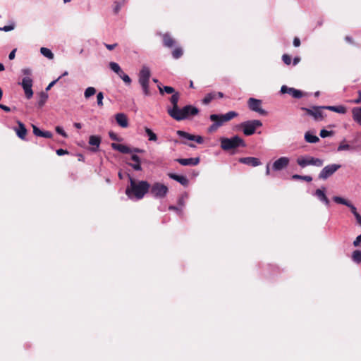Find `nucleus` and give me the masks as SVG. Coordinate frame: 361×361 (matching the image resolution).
Wrapping results in <instances>:
<instances>
[{
	"mask_svg": "<svg viewBox=\"0 0 361 361\" xmlns=\"http://www.w3.org/2000/svg\"><path fill=\"white\" fill-rule=\"evenodd\" d=\"M262 126V123L261 121L255 119L241 123L240 127L242 128L244 135L250 136L253 135L255 133L256 129Z\"/></svg>",
	"mask_w": 361,
	"mask_h": 361,
	"instance_id": "obj_8",
	"label": "nucleus"
},
{
	"mask_svg": "<svg viewBox=\"0 0 361 361\" xmlns=\"http://www.w3.org/2000/svg\"><path fill=\"white\" fill-rule=\"evenodd\" d=\"M323 108L329 109L330 111L344 114L346 112V109L343 106H323Z\"/></svg>",
	"mask_w": 361,
	"mask_h": 361,
	"instance_id": "obj_26",
	"label": "nucleus"
},
{
	"mask_svg": "<svg viewBox=\"0 0 361 361\" xmlns=\"http://www.w3.org/2000/svg\"><path fill=\"white\" fill-rule=\"evenodd\" d=\"M216 97V93L215 92H212L208 93L205 95L204 99H202V103L205 105L209 104L213 99H214Z\"/></svg>",
	"mask_w": 361,
	"mask_h": 361,
	"instance_id": "obj_31",
	"label": "nucleus"
},
{
	"mask_svg": "<svg viewBox=\"0 0 361 361\" xmlns=\"http://www.w3.org/2000/svg\"><path fill=\"white\" fill-rule=\"evenodd\" d=\"M281 92L283 94L288 93L295 99H300L304 95L301 90L295 89L293 87H288L286 85H283L281 87Z\"/></svg>",
	"mask_w": 361,
	"mask_h": 361,
	"instance_id": "obj_14",
	"label": "nucleus"
},
{
	"mask_svg": "<svg viewBox=\"0 0 361 361\" xmlns=\"http://www.w3.org/2000/svg\"><path fill=\"white\" fill-rule=\"evenodd\" d=\"M132 149V153L133 152H136V153H140V152H142L143 150L142 149H140L139 148H133L131 149Z\"/></svg>",
	"mask_w": 361,
	"mask_h": 361,
	"instance_id": "obj_64",
	"label": "nucleus"
},
{
	"mask_svg": "<svg viewBox=\"0 0 361 361\" xmlns=\"http://www.w3.org/2000/svg\"><path fill=\"white\" fill-rule=\"evenodd\" d=\"M199 113V109L192 105H186L174 113L171 118L176 121H182L188 118L190 116H195Z\"/></svg>",
	"mask_w": 361,
	"mask_h": 361,
	"instance_id": "obj_5",
	"label": "nucleus"
},
{
	"mask_svg": "<svg viewBox=\"0 0 361 361\" xmlns=\"http://www.w3.org/2000/svg\"><path fill=\"white\" fill-rule=\"evenodd\" d=\"M297 164L301 167L305 168L307 166H314L321 167L324 164V160L311 156H301L297 159Z\"/></svg>",
	"mask_w": 361,
	"mask_h": 361,
	"instance_id": "obj_6",
	"label": "nucleus"
},
{
	"mask_svg": "<svg viewBox=\"0 0 361 361\" xmlns=\"http://www.w3.org/2000/svg\"><path fill=\"white\" fill-rule=\"evenodd\" d=\"M292 178L294 180H303L307 182H311L312 180V178L310 176H301L298 174L293 175Z\"/></svg>",
	"mask_w": 361,
	"mask_h": 361,
	"instance_id": "obj_38",
	"label": "nucleus"
},
{
	"mask_svg": "<svg viewBox=\"0 0 361 361\" xmlns=\"http://www.w3.org/2000/svg\"><path fill=\"white\" fill-rule=\"evenodd\" d=\"M169 209L170 210L176 211L178 214H182V208H178V207H175V206H170L169 207Z\"/></svg>",
	"mask_w": 361,
	"mask_h": 361,
	"instance_id": "obj_53",
	"label": "nucleus"
},
{
	"mask_svg": "<svg viewBox=\"0 0 361 361\" xmlns=\"http://www.w3.org/2000/svg\"><path fill=\"white\" fill-rule=\"evenodd\" d=\"M163 42L166 47H172L175 44V40L169 34L163 35Z\"/></svg>",
	"mask_w": 361,
	"mask_h": 361,
	"instance_id": "obj_27",
	"label": "nucleus"
},
{
	"mask_svg": "<svg viewBox=\"0 0 361 361\" xmlns=\"http://www.w3.org/2000/svg\"><path fill=\"white\" fill-rule=\"evenodd\" d=\"M300 57H295L293 59V65L296 66L300 62Z\"/></svg>",
	"mask_w": 361,
	"mask_h": 361,
	"instance_id": "obj_63",
	"label": "nucleus"
},
{
	"mask_svg": "<svg viewBox=\"0 0 361 361\" xmlns=\"http://www.w3.org/2000/svg\"><path fill=\"white\" fill-rule=\"evenodd\" d=\"M200 158L177 159L176 161L182 166H196L200 163Z\"/></svg>",
	"mask_w": 361,
	"mask_h": 361,
	"instance_id": "obj_19",
	"label": "nucleus"
},
{
	"mask_svg": "<svg viewBox=\"0 0 361 361\" xmlns=\"http://www.w3.org/2000/svg\"><path fill=\"white\" fill-rule=\"evenodd\" d=\"M333 135V132L332 131H329L327 130H325V129H322L321 131H320V133H319V135L321 136V137L322 138H325V137H327L330 135Z\"/></svg>",
	"mask_w": 361,
	"mask_h": 361,
	"instance_id": "obj_46",
	"label": "nucleus"
},
{
	"mask_svg": "<svg viewBox=\"0 0 361 361\" xmlns=\"http://www.w3.org/2000/svg\"><path fill=\"white\" fill-rule=\"evenodd\" d=\"M300 45V40L298 37H295L293 39V46L298 47Z\"/></svg>",
	"mask_w": 361,
	"mask_h": 361,
	"instance_id": "obj_58",
	"label": "nucleus"
},
{
	"mask_svg": "<svg viewBox=\"0 0 361 361\" xmlns=\"http://www.w3.org/2000/svg\"><path fill=\"white\" fill-rule=\"evenodd\" d=\"M169 176L177 182L180 183L182 185L185 186L188 184V178L184 176L177 175L175 173H170Z\"/></svg>",
	"mask_w": 361,
	"mask_h": 361,
	"instance_id": "obj_24",
	"label": "nucleus"
},
{
	"mask_svg": "<svg viewBox=\"0 0 361 361\" xmlns=\"http://www.w3.org/2000/svg\"><path fill=\"white\" fill-rule=\"evenodd\" d=\"M130 159L133 163H128V164L135 171H142L140 157L136 154H133Z\"/></svg>",
	"mask_w": 361,
	"mask_h": 361,
	"instance_id": "obj_22",
	"label": "nucleus"
},
{
	"mask_svg": "<svg viewBox=\"0 0 361 361\" xmlns=\"http://www.w3.org/2000/svg\"><path fill=\"white\" fill-rule=\"evenodd\" d=\"M236 116H238V113L233 111L225 114H211L209 119L213 123L208 128V133H212L216 131L225 122L229 121Z\"/></svg>",
	"mask_w": 361,
	"mask_h": 361,
	"instance_id": "obj_2",
	"label": "nucleus"
},
{
	"mask_svg": "<svg viewBox=\"0 0 361 361\" xmlns=\"http://www.w3.org/2000/svg\"><path fill=\"white\" fill-rule=\"evenodd\" d=\"M32 84L33 80L32 78L29 77H23L22 82L20 83L24 90L26 98L28 99L33 96V91L32 90Z\"/></svg>",
	"mask_w": 361,
	"mask_h": 361,
	"instance_id": "obj_11",
	"label": "nucleus"
},
{
	"mask_svg": "<svg viewBox=\"0 0 361 361\" xmlns=\"http://www.w3.org/2000/svg\"><path fill=\"white\" fill-rule=\"evenodd\" d=\"M18 128H16V132L18 137H20L22 140H24L25 137V135L27 134V129L25 128L24 124L18 121Z\"/></svg>",
	"mask_w": 361,
	"mask_h": 361,
	"instance_id": "obj_25",
	"label": "nucleus"
},
{
	"mask_svg": "<svg viewBox=\"0 0 361 361\" xmlns=\"http://www.w3.org/2000/svg\"><path fill=\"white\" fill-rule=\"evenodd\" d=\"M350 149H352V147L346 142V140L345 139L340 142L337 148V151L338 152L348 151Z\"/></svg>",
	"mask_w": 361,
	"mask_h": 361,
	"instance_id": "obj_32",
	"label": "nucleus"
},
{
	"mask_svg": "<svg viewBox=\"0 0 361 361\" xmlns=\"http://www.w3.org/2000/svg\"><path fill=\"white\" fill-rule=\"evenodd\" d=\"M115 119L118 125L122 128H127L128 126V121L126 114L123 113H118L115 115Z\"/></svg>",
	"mask_w": 361,
	"mask_h": 361,
	"instance_id": "obj_20",
	"label": "nucleus"
},
{
	"mask_svg": "<svg viewBox=\"0 0 361 361\" xmlns=\"http://www.w3.org/2000/svg\"><path fill=\"white\" fill-rule=\"evenodd\" d=\"M40 53L46 58L49 59H53L54 56V54L52 53V51L48 49V48H46V47H42L40 49Z\"/></svg>",
	"mask_w": 361,
	"mask_h": 361,
	"instance_id": "obj_33",
	"label": "nucleus"
},
{
	"mask_svg": "<svg viewBox=\"0 0 361 361\" xmlns=\"http://www.w3.org/2000/svg\"><path fill=\"white\" fill-rule=\"evenodd\" d=\"M305 140L307 142L309 143H316L319 140V137L317 135H313L310 132L305 133Z\"/></svg>",
	"mask_w": 361,
	"mask_h": 361,
	"instance_id": "obj_28",
	"label": "nucleus"
},
{
	"mask_svg": "<svg viewBox=\"0 0 361 361\" xmlns=\"http://www.w3.org/2000/svg\"><path fill=\"white\" fill-rule=\"evenodd\" d=\"M56 154L59 156H62L66 154H68V152L67 150L63 149H59L56 150Z\"/></svg>",
	"mask_w": 361,
	"mask_h": 361,
	"instance_id": "obj_55",
	"label": "nucleus"
},
{
	"mask_svg": "<svg viewBox=\"0 0 361 361\" xmlns=\"http://www.w3.org/2000/svg\"><path fill=\"white\" fill-rule=\"evenodd\" d=\"M352 259L354 262L360 264L361 262V251L358 250H355L353 252Z\"/></svg>",
	"mask_w": 361,
	"mask_h": 361,
	"instance_id": "obj_36",
	"label": "nucleus"
},
{
	"mask_svg": "<svg viewBox=\"0 0 361 361\" xmlns=\"http://www.w3.org/2000/svg\"><path fill=\"white\" fill-rule=\"evenodd\" d=\"M104 46L106 47V48L109 50H113L115 47H117V44L115 43V44H104Z\"/></svg>",
	"mask_w": 361,
	"mask_h": 361,
	"instance_id": "obj_57",
	"label": "nucleus"
},
{
	"mask_svg": "<svg viewBox=\"0 0 361 361\" xmlns=\"http://www.w3.org/2000/svg\"><path fill=\"white\" fill-rule=\"evenodd\" d=\"M361 243V234L356 237L353 244L355 247H358Z\"/></svg>",
	"mask_w": 361,
	"mask_h": 361,
	"instance_id": "obj_52",
	"label": "nucleus"
},
{
	"mask_svg": "<svg viewBox=\"0 0 361 361\" xmlns=\"http://www.w3.org/2000/svg\"><path fill=\"white\" fill-rule=\"evenodd\" d=\"M49 95L47 92H41L39 95L38 106L42 107L48 99Z\"/></svg>",
	"mask_w": 361,
	"mask_h": 361,
	"instance_id": "obj_29",
	"label": "nucleus"
},
{
	"mask_svg": "<svg viewBox=\"0 0 361 361\" xmlns=\"http://www.w3.org/2000/svg\"><path fill=\"white\" fill-rule=\"evenodd\" d=\"M160 93H162L163 90L167 94H174L175 90L173 87L170 86H164L161 88L160 86H158Z\"/></svg>",
	"mask_w": 361,
	"mask_h": 361,
	"instance_id": "obj_42",
	"label": "nucleus"
},
{
	"mask_svg": "<svg viewBox=\"0 0 361 361\" xmlns=\"http://www.w3.org/2000/svg\"><path fill=\"white\" fill-rule=\"evenodd\" d=\"M118 76L123 80V81L126 84V85H130L132 80L130 79V78L123 71L122 73H121Z\"/></svg>",
	"mask_w": 361,
	"mask_h": 361,
	"instance_id": "obj_43",
	"label": "nucleus"
},
{
	"mask_svg": "<svg viewBox=\"0 0 361 361\" xmlns=\"http://www.w3.org/2000/svg\"><path fill=\"white\" fill-rule=\"evenodd\" d=\"M111 147L114 150H117L123 154H130L132 153V149L129 147L122 144L118 143H111Z\"/></svg>",
	"mask_w": 361,
	"mask_h": 361,
	"instance_id": "obj_21",
	"label": "nucleus"
},
{
	"mask_svg": "<svg viewBox=\"0 0 361 361\" xmlns=\"http://www.w3.org/2000/svg\"><path fill=\"white\" fill-rule=\"evenodd\" d=\"M150 76L149 68L147 66H143L138 74V82L145 96H149L151 94L149 87Z\"/></svg>",
	"mask_w": 361,
	"mask_h": 361,
	"instance_id": "obj_4",
	"label": "nucleus"
},
{
	"mask_svg": "<svg viewBox=\"0 0 361 361\" xmlns=\"http://www.w3.org/2000/svg\"><path fill=\"white\" fill-rule=\"evenodd\" d=\"M32 128L33 133L36 136L46 138H51L52 137V133L50 131H42L35 126H32Z\"/></svg>",
	"mask_w": 361,
	"mask_h": 361,
	"instance_id": "obj_23",
	"label": "nucleus"
},
{
	"mask_svg": "<svg viewBox=\"0 0 361 361\" xmlns=\"http://www.w3.org/2000/svg\"><path fill=\"white\" fill-rule=\"evenodd\" d=\"M323 106H314L312 109L302 107L301 109L305 111L308 115L312 116L316 121H321L323 118L322 111L321 109Z\"/></svg>",
	"mask_w": 361,
	"mask_h": 361,
	"instance_id": "obj_12",
	"label": "nucleus"
},
{
	"mask_svg": "<svg viewBox=\"0 0 361 361\" xmlns=\"http://www.w3.org/2000/svg\"><path fill=\"white\" fill-rule=\"evenodd\" d=\"M123 3H121V2H118V1H116V2L114 3V13H115L116 14V13H118L120 11L121 8H122V6H123Z\"/></svg>",
	"mask_w": 361,
	"mask_h": 361,
	"instance_id": "obj_48",
	"label": "nucleus"
},
{
	"mask_svg": "<svg viewBox=\"0 0 361 361\" xmlns=\"http://www.w3.org/2000/svg\"><path fill=\"white\" fill-rule=\"evenodd\" d=\"M101 139L99 137L96 135H91L89 139V144L95 146L97 148L99 147Z\"/></svg>",
	"mask_w": 361,
	"mask_h": 361,
	"instance_id": "obj_34",
	"label": "nucleus"
},
{
	"mask_svg": "<svg viewBox=\"0 0 361 361\" xmlns=\"http://www.w3.org/2000/svg\"><path fill=\"white\" fill-rule=\"evenodd\" d=\"M332 199L336 203L341 204L349 207L353 215L358 213L356 207L350 201L338 196H334Z\"/></svg>",
	"mask_w": 361,
	"mask_h": 361,
	"instance_id": "obj_17",
	"label": "nucleus"
},
{
	"mask_svg": "<svg viewBox=\"0 0 361 361\" xmlns=\"http://www.w3.org/2000/svg\"><path fill=\"white\" fill-rule=\"evenodd\" d=\"M326 188L317 189L314 193V195L327 207L330 206V201L325 194Z\"/></svg>",
	"mask_w": 361,
	"mask_h": 361,
	"instance_id": "obj_15",
	"label": "nucleus"
},
{
	"mask_svg": "<svg viewBox=\"0 0 361 361\" xmlns=\"http://www.w3.org/2000/svg\"><path fill=\"white\" fill-rule=\"evenodd\" d=\"M290 162V159L286 157H282L276 160L272 165V169L275 171H281L286 169Z\"/></svg>",
	"mask_w": 361,
	"mask_h": 361,
	"instance_id": "obj_13",
	"label": "nucleus"
},
{
	"mask_svg": "<svg viewBox=\"0 0 361 361\" xmlns=\"http://www.w3.org/2000/svg\"><path fill=\"white\" fill-rule=\"evenodd\" d=\"M183 55V49L180 47L176 48L172 51V56L175 59H178Z\"/></svg>",
	"mask_w": 361,
	"mask_h": 361,
	"instance_id": "obj_41",
	"label": "nucleus"
},
{
	"mask_svg": "<svg viewBox=\"0 0 361 361\" xmlns=\"http://www.w3.org/2000/svg\"><path fill=\"white\" fill-rule=\"evenodd\" d=\"M340 164H332L324 166L320 173H319L318 178L322 180H326L329 177L332 176L337 170L341 168Z\"/></svg>",
	"mask_w": 361,
	"mask_h": 361,
	"instance_id": "obj_9",
	"label": "nucleus"
},
{
	"mask_svg": "<svg viewBox=\"0 0 361 361\" xmlns=\"http://www.w3.org/2000/svg\"><path fill=\"white\" fill-rule=\"evenodd\" d=\"M16 49H14L13 50H12V51L10 52V54H9V55H8V59H9L10 60H13V59H14V58H15V56H16Z\"/></svg>",
	"mask_w": 361,
	"mask_h": 361,
	"instance_id": "obj_60",
	"label": "nucleus"
},
{
	"mask_svg": "<svg viewBox=\"0 0 361 361\" xmlns=\"http://www.w3.org/2000/svg\"><path fill=\"white\" fill-rule=\"evenodd\" d=\"M192 141H195L198 144H202L204 140H203L202 137H201V136L193 135V140Z\"/></svg>",
	"mask_w": 361,
	"mask_h": 361,
	"instance_id": "obj_54",
	"label": "nucleus"
},
{
	"mask_svg": "<svg viewBox=\"0 0 361 361\" xmlns=\"http://www.w3.org/2000/svg\"><path fill=\"white\" fill-rule=\"evenodd\" d=\"M56 131L60 134L61 135H62L63 137H68V135L66 134V133L64 131V130L63 129V128L60 127V126H56Z\"/></svg>",
	"mask_w": 361,
	"mask_h": 361,
	"instance_id": "obj_50",
	"label": "nucleus"
},
{
	"mask_svg": "<svg viewBox=\"0 0 361 361\" xmlns=\"http://www.w3.org/2000/svg\"><path fill=\"white\" fill-rule=\"evenodd\" d=\"M130 185L126 190V194L131 200H139L149 192L150 185L146 180H135L130 175Z\"/></svg>",
	"mask_w": 361,
	"mask_h": 361,
	"instance_id": "obj_1",
	"label": "nucleus"
},
{
	"mask_svg": "<svg viewBox=\"0 0 361 361\" xmlns=\"http://www.w3.org/2000/svg\"><path fill=\"white\" fill-rule=\"evenodd\" d=\"M145 133L148 136V140L150 141H157V135L149 128H145Z\"/></svg>",
	"mask_w": 361,
	"mask_h": 361,
	"instance_id": "obj_37",
	"label": "nucleus"
},
{
	"mask_svg": "<svg viewBox=\"0 0 361 361\" xmlns=\"http://www.w3.org/2000/svg\"><path fill=\"white\" fill-rule=\"evenodd\" d=\"M109 137H110V138L111 140H118V138L117 135L114 133L109 132Z\"/></svg>",
	"mask_w": 361,
	"mask_h": 361,
	"instance_id": "obj_61",
	"label": "nucleus"
},
{
	"mask_svg": "<svg viewBox=\"0 0 361 361\" xmlns=\"http://www.w3.org/2000/svg\"><path fill=\"white\" fill-rule=\"evenodd\" d=\"M109 68H111V71H113L114 72H115L118 75H119L121 73L123 72V71L121 70L120 66L117 63H116V62H110L109 63Z\"/></svg>",
	"mask_w": 361,
	"mask_h": 361,
	"instance_id": "obj_35",
	"label": "nucleus"
},
{
	"mask_svg": "<svg viewBox=\"0 0 361 361\" xmlns=\"http://www.w3.org/2000/svg\"><path fill=\"white\" fill-rule=\"evenodd\" d=\"M354 216L356 219L357 224L361 227V215L359 213H357L355 214Z\"/></svg>",
	"mask_w": 361,
	"mask_h": 361,
	"instance_id": "obj_56",
	"label": "nucleus"
},
{
	"mask_svg": "<svg viewBox=\"0 0 361 361\" xmlns=\"http://www.w3.org/2000/svg\"><path fill=\"white\" fill-rule=\"evenodd\" d=\"M61 78V76H59L57 79L53 80L52 82H51L48 86L46 87V91L45 92H47L49 91L60 79Z\"/></svg>",
	"mask_w": 361,
	"mask_h": 361,
	"instance_id": "obj_51",
	"label": "nucleus"
},
{
	"mask_svg": "<svg viewBox=\"0 0 361 361\" xmlns=\"http://www.w3.org/2000/svg\"><path fill=\"white\" fill-rule=\"evenodd\" d=\"M0 109H1L2 110L6 111V112H9L11 111V108L4 105V104H0Z\"/></svg>",
	"mask_w": 361,
	"mask_h": 361,
	"instance_id": "obj_62",
	"label": "nucleus"
},
{
	"mask_svg": "<svg viewBox=\"0 0 361 361\" xmlns=\"http://www.w3.org/2000/svg\"><path fill=\"white\" fill-rule=\"evenodd\" d=\"M149 192L154 198L163 199L166 196L169 188L166 185L156 182L150 186Z\"/></svg>",
	"mask_w": 361,
	"mask_h": 361,
	"instance_id": "obj_7",
	"label": "nucleus"
},
{
	"mask_svg": "<svg viewBox=\"0 0 361 361\" xmlns=\"http://www.w3.org/2000/svg\"><path fill=\"white\" fill-rule=\"evenodd\" d=\"M103 99H104V94L102 92H99L97 94V103L99 106H103Z\"/></svg>",
	"mask_w": 361,
	"mask_h": 361,
	"instance_id": "obj_45",
	"label": "nucleus"
},
{
	"mask_svg": "<svg viewBox=\"0 0 361 361\" xmlns=\"http://www.w3.org/2000/svg\"><path fill=\"white\" fill-rule=\"evenodd\" d=\"M21 73L24 75V77L31 78L32 74V71L30 68H25L21 70Z\"/></svg>",
	"mask_w": 361,
	"mask_h": 361,
	"instance_id": "obj_44",
	"label": "nucleus"
},
{
	"mask_svg": "<svg viewBox=\"0 0 361 361\" xmlns=\"http://www.w3.org/2000/svg\"><path fill=\"white\" fill-rule=\"evenodd\" d=\"M177 134L180 137L185 138V139L189 140H193V135H191V134H190L188 133H186L185 131L178 130L177 131Z\"/></svg>",
	"mask_w": 361,
	"mask_h": 361,
	"instance_id": "obj_40",
	"label": "nucleus"
},
{
	"mask_svg": "<svg viewBox=\"0 0 361 361\" xmlns=\"http://www.w3.org/2000/svg\"><path fill=\"white\" fill-rule=\"evenodd\" d=\"M179 94L178 92H175L172 94V96L170 98V102L173 105L172 108H169L167 109V112L169 115L171 117V116L176 112L179 109V107L178 106V102L179 100Z\"/></svg>",
	"mask_w": 361,
	"mask_h": 361,
	"instance_id": "obj_16",
	"label": "nucleus"
},
{
	"mask_svg": "<svg viewBox=\"0 0 361 361\" xmlns=\"http://www.w3.org/2000/svg\"><path fill=\"white\" fill-rule=\"evenodd\" d=\"M96 93V89L93 87H89L86 88L84 92V96L86 99L90 98Z\"/></svg>",
	"mask_w": 361,
	"mask_h": 361,
	"instance_id": "obj_39",
	"label": "nucleus"
},
{
	"mask_svg": "<svg viewBox=\"0 0 361 361\" xmlns=\"http://www.w3.org/2000/svg\"><path fill=\"white\" fill-rule=\"evenodd\" d=\"M221 147L224 151H229L236 149L239 147H245V141L238 135H235L232 137H221Z\"/></svg>",
	"mask_w": 361,
	"mask_h": 361,
	"instance_id": "obj_3",
	"label": "nucleus"
},
{
	"mask_svg": "<svg viewBox=\"0 0 361 361\" xmlns=\"http://www.w3.org/2000/svg\"><path fill=\"white\" fill-rule=\"evenodd\" d=\"M355 104H360L361 103V91H358V97L356 99L353 101Z\"/></svg>",
	"mask_w": 361,
	"mask_h": 361,
	"instance_id": "obj_59",
	"label": "nucleus"
},
{
	"mask_svg": "<svg viewBox=\"0 0 361 361\" xmlns=\"http://www.w3.org/2000/svg\"><path fill=\"white\" fill-rule=\"evenodd\" d=\"M282 60L283 63L286 65H290L291 63V57L288 54H283L282 56Z\"/></svg>",
	"mask_w": 361,
	"mask_h": 361,
	"instance_id": "obj_49",
	"label": "nucleus"
},
{
	"mask_svg": "<svg viewBox=\"0 0 361 361\" xmlns=\"http://www.w3.org/2000/svg\"><path fill=\"white\" fill-rule=\"evenodd\" d=\"M352 116L353 120L361 126V113L358 111L357 108L355 107L352 109Z\"/></svg>",
	"mask_w": 361,
	"mask_h": 361,
	"instance_id": "obj_30",
	"label": "nucleus"
},
{
	"mask_svg": "<svg viewBox=\"0 0 361 361\" xmlns=\"http://www.w3.org/2000/svg\"><path fill=\"white\" fill-rule=\"evenodd\" d=\"M14 28H15V24L12 23L11 25H5L4 27H0V30L4 31V32H9V31L14 30Z\"/></svg>",
	"mask_w": 361,
	"mask_h": 361,
	"instance_id": "obj_47",
	"label": "nucleus"
},
{
	"mask_svg": "<svg viewBox=\"0 0 361 361\" xmlns=\"http://www.w3.org/2000/svg\"><path fill=\"white\" fill-rule=\"evenodd\" d=\"M239 162L254 167L261 165V161L258 158L252 157L240 158Z\"/></svg>",
	"mask_w": 361,
	"mask_h": 361,
	"instance_id": "obj_18",
	"label": "nucleus"
},
{
	"mask_svg": "<svg viewBox=\"0 0 361 361\" xmlns=\"http://www.w3.org/2000/svg\"><path fill=\"white\" fill-rule=\"evenodd\" d=\"M247 106L249 109L260 115L265 116L267 111L262 108V100L253 97L249 98L247 100Z\"/></svg>",
	"mask_w": 361,
	"mask_h": 361,
	"instance_id": "obj_10",
	"label": "nucleus"
}]
</instances>
